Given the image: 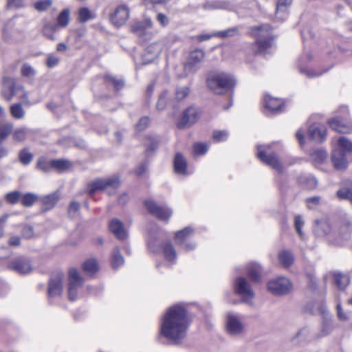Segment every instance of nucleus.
<instances>
[{
  "label": "nucleus",
  "mask_w": 352,
  "mask_h": 352,
  "mask_svg": "<svg viewBox=\"0 0 352 352\" xmlns=\"http://www.w3.org/2000/svg\"><path fill=\"white\" fill-rule=\"evenodd\" d=\"M146 147H147V148H146L147 152L153 151L154 150H155L157 148L158 142L154 137L148 136L146 138Z\"/></svg>",
  "instance_id": "nucleus-54"
},
{
  "label": "nucleus",
  "mask_w": 352,
  "mask_h": 352,
  "mask_svg": "<svg viewBox=\"0 0 352 352\" xmlns=\"http://www.w3.org/2000/svg\"><path fill=\"white\" fill-rule=\"evenodd\" d=\"M305 222L302 220V218L300 215H297L295 217L294 225L295 228L299 234V236L302 239L303 238V232L302 230V228L304 226Z\"/></svg>",
  "instance_id": "nucleus-55"
},
{
  "label": "nucleus",
  "mask_w": 352,
  "mask_h": 352,
  "mask_svg": "<svg viewBox=\"0 0 352 352\" xmlns=\"http://www.w3.org/2000/svg\"><path fill=\"white\" fill-rule=\"evenodd\" d=\"M52 165L53 166V169L59 173L67 171L73 166L71 161L65 159L52 160Z\"/></svg>",
  "instance_id": "nucleus-26"
},
{
  "label": "nucleus",
  "mask_w": 352,
  "mask_h": 352,
  "mask_svg": "<svg viewBox=\"0 0 352 352\" xmlns=\"http://www.w3.org/2000/svg\"><path fill=\"white\" fill-rule=\"evenodd\" d=\"M13 131V124L12 123L0 124V142L7 139Z\"/></svg>",
  "instance_id": "nucleus-45"
},
{
  "label": "nucleus",
  "mask_w": 352,
  "mask_h": 352,
  "mask_svg": "<svg viewBox=\"0 0 352 352\" xmlns=\"http://www.w3.org/2000/svg\"><path fill=\"white\" fill-rule=\"evenodd\" d=\"M129 17V9L125 5L118 6L114 12L111 14L110 20L116 27H121L126 23Z\"/></svg>",
  "instance_id": "nucleus-15"
},
{
  "label": "nucleus",
  "mask_w": 352,
  "mask_h": 352,
  "mask_svg": "<svg viewBox=\"0 0 352 352\" xmlns=\"http://www.w3.org/2000/svg\"><path fill=\"white\" fill-rule=\"evenodd\" d=\"M194 230L190 227H186L175 233V243L185 251L193 250L196 245L190 241V237L193 234Z\"/></svg>",
  "instance_id": "nucleus-9"
},
{
  "label": "nucleus",
  "mask_w": 352,
  "mask_h": 352,
  "mask_svg": "<svg viewBox=\"0 0 352 352\" xmlns=\"http://www.w3.org/2000/svg\"><path fill=\"white\" fill-rule=\"evenodd\" d=\"M69 21V9H65L60 12L57 17V23L55 25L57 28H65Z\"/></svg>",
  "instance_id": "nucleus-41"
},
{
  "label": "nucleus",
  "mask_w": 352,
  "mask_h": 352,
  "mask_svg": "<svg viewBox=\"0 0 352 352\" xmlns=\"http://www.w3.org/2000/svg\"><path fill=\"white\" fill-rule=\"evenodd\" d=\"M58 201V194L57 192L50 194L42 198V202L45 206L46 210L52 208Z\"/></svg>",
  "instance_id": "nucleus-37"
},
{
  "label": "nucleus",
  "mask_w": 352,
  "mask_h": 352,
  "mask_svg": "<svg viewBox=\"0 0 352 352\" xmlns=\"http://www.w3.org/2000/svg\"><path fill=\"white\" fill-rule=\"evenodd\" d=\"M26 6L23 0H7L6 8L11 9H21Z\"/></svg>",
  "instance_id": "nucleus-51"
},
{
  "label": "nucleus",
  "mask_w": 352,
  "mask_h": 352,
  "mask_svg": "<svg viewBox=\"0 0 352 352\" xmlns=\"http://www.w3.org/2000/svg\"><path fill=\"white\" fill-rule=\"evenodd\" d=\"M199 117V113L197 109L191 107L186 109L177 122V126L179 129H183L190 126L195 123Z\"/></svg>",
  "instance_id": "nucleus-14"
},
{
  "label": "nucleus",
  "mask_w": 352,
  "mask_h": 352,
  "mask_svg": "<svg viewBox=\"0 0 352 352\" xmlns=\"http://www.w3.org/2000/svg\"><path fill=\"white\" fill-rule=\"evenodd\" d=\"M59 63V58L57 57H55L52 55H50L47 59V66L48 67L52 68L55 66H56Z\"/></svg>",
  "instance_id": "nucleus-63"
},
{
  "label": "nucleus",
  "mask_w": 352,
  "mask_h": 352,
  "mask_svg": "<svg viewBox=\"0 0 352 352\" xmlns=\"http://www.w3.org/2000/svg\"><path fill=\"white\" fill-rule=\"evenodd\" d=\"M234 292L241 297L242 302L252 305L255 294L244 277H237L234 285Z\"/></svg>",
  "instance_id": "nucleus-6"
},
{
  "label": "nucleus",
  "mask_w": 352,
  "mask_h": 352,
  "mask_svg": "<svg viewBox=\"0 0 352 352\" xmlns=\"http://www.w3.org/2000/svg\"><path fill=\"white\" fill-rule=\"evenodd\" d=\"M333 279L336 285L340 290L344 289L349 284V277L341 272H334Z\"/></svg>",
  "instance_id": "nucleus-28"
},
{
  "label": "nucleus",
  "mask_w": 352,
  "mask_h": 352,
  "mask_svg": "<svg viewBox=\"0 0 352 352\" xmlns=\"http://www.w3.org/2000/svg\"><path fill=\"white\" fill-rule=\"evenodd\" d=\"M300 72L305 74L309 78H316L322 75V72H317L313 69L301 68Z\"/></svg>",
  "instance_id": "nucleus-59"
},
{
  "label": "nucleus",
  "mask_w": 352,
  "mask_h": 352,
  "mask_svg": "<svg viewBox=\"0 0 352 352\" xmlns=\"http://www.w3.org/2000/svg\"><path fill=\"white\" fill-rule=\"evenodd\" d=\"M310 329L308 327L300 329L292 339L294 344H298L303 341H307L309 338Z\"/></svg>",
  "instance_id": "nucleus-34"
},
{
  "label": "nucleus",
  "mask_w": 352,
  "mask_h": 352,
  "mask_svg": "<svg viewBox=\"0 0 352 352\" xmlns=\"http://www.w3.org/2000/svg\"><path fill=\"white\" fill-rule=\"evenodd\" d=\"M152 25V21L146 19L142 21L135 22L131 26V31L143 41H147L152 37L150 31Z\"/></svg>",
  "instance_id": "nucleus-12"
},
{
  "label": "nucleus",
  "mask_w": 352,
  "mask_h": 352,
  "mask_svg": "<svg viewBox=\"0 0 352 352\" xmlns=\"http://www.w3.org/2000/svg\"><path fill=\"white\" fill-rule=\"evenodd\" d=\"M120 185V178L113 175L105 179H96L87 184V190L90 197L98 190H104L107 188H118Z\"/></svg>",
  "instance_id": "nucleus-5"
},
{
  "label": "nucleus",
  "mask_w": 352,
  "mask_h": 352,
  "mask_svg": "<svg viewBox=\"0 0 352 352\" xmlns=\"http://www.w3.org/2000/svg\"><path fill=\"white\" fill-rule=\"evenodd\" d=\"M278 258L279 263L285 268L290 267L294 260V256L292 252L285 250L279 252Z\"/></svg>",
  "instance_id": "nucleus-25"
},
{
  "label": "nucleus",
  "mask_w": 352,
  "mask_h": 352,
  "mask_svg": "<svg viewBox=\"0 0 352 352\" xmlns=\"http://www.w3.org/2000/svg\"><path fill=\"white\" fill-rule=\"evenodd\" d=\"M68 280V298L70 300L74 301L78 297V289L82 285L83 279L78 271L72 268L69 271Z\"/></svg>",
  "instance_id": "nucleus-10"
},
{
  "label": "nucleus",
  "mask_w": 352,
  "mask_h": 352,
  "mask_svg": "<svg viewBox=\"0 0 352 352\" xmlns=\"http://www.w3.org/2000/svg\"><path fill=\"white\" fill-rule=\"evenodd\" d=\"M333 328V320L331 318L324 317L322 322L321 330L317 337L321 338L329 335Z\"/></svg>",
  "instance_id": "nucleus-30"
},
{
  "label": "nucleus",
  "mask_w": 352,
  "mask_h": 352,
  "mask_svg": "<svg viewBox=\"0 0 352 352\" xmlns=\"http://www.w3.org/2000/svg\"><path fill=\"white\" fill-rule=\"evenodd\" d=\"M110 231L120 240L126 238L127 234L121 221L118 219H112L109 224Z\"/></svg>",
  "instance_id": "nucleus-23"
},
{
  "label": "nucleus",
  "mask_w": 352,
  "mask_h": 352,
  "mask_svg": "<svg viewBox=\"0 0 352 352\" xmlns=\"http://www.w3.org/2000/svg\"><path fill=\"white\" fill-rule=\"evenodd\" d=\"M228 134L226 131H215L212 137L217 142L224 141L228 138Z\"/></svg>",
  "instance_id": "nucleus-60"
},
{
  "label": "nucleus",
  "mask_w": 352,
  "mask_h": 352,
  "mask_svg": "<svg viewBox=\"0 0 352 352\" xmlns=\"http://www.w3.org/2000/svg\"><path fill=\"white\" fill-rule=\"evenodd\" d=\"M32 133V130L27 127H21L16 129L13 132V138L16 142H23L27 139V138Z\"/></svg>",
  "instance_id": "nucleus-36"
},
{
  "label": "nucleus",
  "mask_w": 352,
  "mask_h": 352,
  "mask_svg": "<svg viewBox=\"0 0 352 352\" xmlns=\"http://www.w3.org/2000/svg\"><path fill=\"white\" fill-rule=\"evenodd\" d=\"M238 32V29L236 28H229L228 30L217 32L214 34V36H218L221 38H226L232 36L236 34Z\"/></svg>",
  "instance_id": "nucleus-53"
},
{
  "label": "nucleus",
  "mask_w": 352,
  "mask_h": 352,
  "mask_svg": "<svg viewBox=\"0 0 352 352\" xmlns=\"http://www.w3.org/2000/svg\"><path fill=\"white\" fill-rule=\"evenodd\" d=\"M204 56V51L200 49L192 51L189 54L188 61L184 65L185 72L187 74L197 72L200 68Z\"/></svg>",
  "instance_id": "nucleus-11"
},
{
  "label": "nucleus",
  "mask_w": 352,
  "mask_h": 352,
  "mask_svg": "<svg viewBox=\"0 0 352 352\" xmlns=\"http://www.w3.org/2000/svg\"><path fill=\"white\" fill-rule=\"evenodd\" d=\"M244 330V326L240 318L234 314L227 316V331L232 336L240 335Z\"/></svg>",
  "instance_id": "nucleus-16"
},
{
  "label": "nucleus",
  "mask_w": 352,
  "mask_h": 352,
  "mask_svg": "<svg viewBox=\"0 0 352 352\" xmlns=\"http://www.w3.org/2000/svg\"><path fill=\"white\" fill-rule=\"evenodd\" d=\"M190 89L188 87H177L176 89V98L182 100L188 96Z\"/></svg>",
  "instance_id": "nucleus-56"
},
{
  "label": "nucleus",
  "mask_w": 352,
  "mask_h": 352,
  "mask_svg": "<svg viewBox=\"0 0 352 352\" xmlns=\"http://www.w3.org/2000/svg\"><path fill=\"white\" fill-rule=\"evenodd\" d=\"M21 192L19 191H12L7 193L6 195V201L11 204H16L19 200L21 201Z\"/></svg>",
  "instance_id": "nucleus-50"
},
{
  "label": "nucleus",
  "mask_w": 352,
  "mask_h": 352,
  "mask_svg": "<svg viewBox=\"0 0 352 352\" xmlns=\"http://www.w3.org/2000/svg\"><path fill=\"white\" fill-rule=\"evenodd\" d=\"M95 17L96 14L87 7L81 8L78 10V21L80 23H85Z\"/></svg>",
  "instance_id": "nucleus-39"
},
{
  "label": "nucleus",
  "mask_w": 352,
  "mask_h": 352,
  "mask_svg": "<svg viewBox=\"0 0 352 352\" xmlns=\"http://www.w3.org/2000/svg\"><path fill=\"white\" fill-rule=\"evenodd\" d=\"M336 149H340L348 155L352 152V142L345 137H340L338 140V148Z\"/></svg>",
  "instance_id": "nucleus-46"
},
{
  "label": "nucleus",
  "mask_w": 352,
  "mask_h": 352,
  "mask_svg": "<svg viewBox=\"0 0 352 352\" xmlns=\"http://www.w3.org/2000/svg\"><path fill=\"white\" fill-rule=\"evenodd\" d=\"M64 274L62 272H57L53 274L48 285V295L50 297H57L63 292V281Z\"/></svg>",
  "instance_id": "nucleus-13"
},
{
  "label": "nucleus",
  "mask_w": 352,
  "mask_h": 352,
  "mask_svg": "<svg viewBox=\"0 0 352 352\" xmlns=\"http://www.w3.org/2000/svg\"><path fill=\"white\" fill-rule=\"evenodd\" d=\"M292 0H278L276 5V17L283 19L286 15L287 7L291 5Z\"/></svg>",
  "instance_id": "nucleus-35"
},
{
  "label": "nucleus",
  "mask_w": 352,
  "mask_h": 352,
  "mask_svg": "<svg viewBox=\"0 0 352 352\" xmlns=\"http://www.w3.org/2000/svg\"><path fill=\"white\" fill-rule=\"evenodd\" d=\"M272 146L268 144L265 146H257V157L258 158L266 164L273 169L281 172L283 170L282 164L278 157L274 153H270Z\"/></svg>",
  "instance_id": "nucleus-4"
},
{
  "label": "nucleus",
  "mask_w": 352,
  "mask_h": 352,
  "mask_svg": "<svg viewBox=\"0 0 352 352\" xmlns=\"http://www.w3.org/2000/svg\"><path fill=\"white\" fill-rule=\"evenodd\" d=\"M330 127L340 133H346L349 131L350 128L347 125L343 124L338 118H333L329 121Z\"/></svg>",
  "instance_id": "nucleus-33"
},
{
  "label": "nucleus",
  "mask_w": 352,
  "mask_h": 352,
  "mask_svg": "<svg viewBox=\"0 0 352 352\" xmlns=\"http://www.w3.org/2000/svg\"><path fill=\"white\" fill-rule=\"evenodd\" d=\"M188 319L186 309L181 305L170 307L161 324V334L166 338L179 344L186 336Z\"/></svg>",
  "instance_id": "nucleus-1"
},
{
  "label": "nucleus",
  "mask_w": 352,
  "mask_h": 352,
  "mask_svg": "<svg viewBox=\"0 0 352 352\" xmlns=\"http://www.w3.org/2000/svg\"><path fill=\"white\" fill-rule=\"evenodd\" d=\"M251 33L256 38L254 44L255 53L266 54L272 47L271 27L269 25L254 27Z\"/></svg>",
  "instance_id": "nucleus-3"
},
{
  "label": "nucleus",
  "mask_w": 352,
  "mask_h": 352,
  "mask_svg": "<svg viewBox=\"0 0 352 352\" xmlns=\"http://www.w3.org/2000/svg\"><path fill=\"white\" fill-rule=\"evenodd\" d=\"M19 90L23 91V87L21 85H16L13 80L8 79L4 82L1 95L5 100L10 101Z\"/></svg>",
  "instance_id": "nucleus-20"
},
{
  "label": "nucleus",
  "mask_w": 352,
  "mask_h": 352,
  "mask_svg": "<svg viewBox=\"0 0 352 352\" xmlns=\"http://www.w3.org/2000/svg\"><path fill=\"white\" fill-rule=\"evenodd\" d=\"M346 155L343 151L340 149H333L331 156V160L333 166L336 170H344L348 166Z\"/></svg>",
  "instance_id": "nucleus-18"
},
{
  "label": "nucleus",
  "mask_w": 352,
  "mask_h": 352,
  "mask_svg": "<svg viewBox=\"0 0 352 352\" xmlns=\"http://www.w3.org/2000/svg\"><path fill=\"white\" fill-rule=\"evenodd\" d=\"M52 164V160L48 161L45 157H41L37 160L36 168L43 173H49L53 169Z\"/></svg>",
  "instance_id": "nucleus-42"
},
{
  "label": "nucleus",
  "mask_w": 352,
  "mask_h": 352,
  "mask_svg": "<svg viewBox=\"0 0 352 352\" xmlns=\"http://www.w3.org/2000/svg\"><path fill=\"white\" fill-rule=\"evenodd\" d=\"M34 232L32 226H24L22 230V235L24 238L30 239L34 236Z\"/></svg>",
  "instance_id": "nucleus-61"
},
{
  "label": "nucleus",
  "mask_w": 352,
  "mask_h": 352,
  "mask_svg": "<svg viewBox=\"0 0 352 352\" xmlns=\"http://www.w3.org/2000/svg\"><path fill=\"white\" fill-rule=\"evenodd\" d=\"M209 89L215 94H224L235 85L234 78L224 72L211 73L207 78Z\"/></svg>",
  "instance_id": "nucleus-2"
},
{
  "label": "nucleus",
  "mask_w": 352,
  "mask_h": 352,
  "mask_svg": "<svg viewBox=\"0 0 352 352\" xmlns=\"http://www.w3.org/2000/svg\"><path fill=\"white\" fill-rule=\"evenodd\" d=\"M168 98V93L164 91L159 97V100L157 103V108L159 110H162L165 108Z\"/></svg>",
  "instance_id": "nucleus-58"
},
{
  "label": "nucleus",
  "mask_w": 352,
  "mask_h": 352,
  "mask_svg": "<svg viewBox=\"0 0 352 352\" xmlns=\"http://www.w3.org/2000/svg\"><path fill=\"white\" fill-rule=\"evenodd\" d=\"M82 269L86 274L92 275L98 271L99 265L96 259L89 258L82 264Z\"/></svg>",
  "instance_id": "nucleus-32"
},
{
  "label": "nucleus",
  "mask_w": 352,
  "mask_h": 352,
  "mask_svg": "<svg viewBox=\"0 0 352 352\" xmlns=\"http://www.w3.org/2000/svg\"><path fill=\"white\" fill-rule=\"evenodd\" d=\"M9 267L21 274L30 273L32 269L30 261L22 257L12 261Z\"/></svg>",
  "instance_id": "nucleus-19"
},
{
  "label": "nucleus",
  "mask_w": 352,
  "mask_h": 352,
  "mask_svg": "<svg viewBox=\"0 0 352 352\" xmlns=\"http://www.w3.org/2000/svg\"><path fill=\"white\" fill-rule=\"evenodd\" d=\"M10 113L16 119L23 118L25 116V111L20 104H14L10 107Z\"/></svg>",
  "instance_id": "nucleus-49"
},
{
  "label": "nucleus",
  "mask_w": 352,
  "mask_h": 352,
  "mask_svg": "<svg viewBox=\"0 0 352 352\" xmlns=\"http://www.w3.org/2000/svg\"><path fill=\"white\" fill-rule=\"evenodd\" d=\"M149 124L148 117H143L140 119L136 127L138 131L144 130Z\"/></svg>",
  "instance_id": "nucleus-62"
},
{
  "label": "nucleus",
  "mask_w": 352,
  "mask_h": 352,
  "mask_svg": "<svg viewBox=\"0 0 352 352\" xmlns=\"http://www.w3.org/2000/svg\"><path fill=\"white\" fill-rule=\"evenodd\" d=\"M308 134L311 140L317 142H322L326 138L327 129L324 126L313 124L309 127Z\"/></svg>",
  "instance_id": "nucleus-22"
},
{
  "label": "nucleus",
  "mask_w": 352,
  "mask_h": 352,
  "mask_svg": "<svg viewBox=\"0 0 352 352\" xmlns=\"http://www.w3.org/2000/svg\"><path fill=\"white\" fill-rule=\"evenodd\" d=\"M327 152L324 150H316L311 153V158L316 164L322 163L327 158Z\"/></svg>",
  "instance_id": "nucleus-47"
},
{
  "label": "nucleus",
  "mask_w": 352,
  "mask_h": 352,
  "mask_svg": "<svg viewBox=\"0 0 352 352\" xmlns=\"http://www.w3.org/2000/svg\"><path fill=\"white\" fill-rule=\"evenodd\" d=\"M104 79L107 82L113 85L116 91H119L122 89L124 86V82L122 78H117L111 74H107L104 76Z\"/></svg>",
  "instance_id": "nucleus-44"
},
{
  "label": "nucleus",
  "mask_w": 352,
  "mask_h": 352,
  "mask_svg": "<svg viewBox=\"0 0 352 352\" xmlns=\"http://www.w3.org/2000/svg\"><path fill=\"white\" fill-rule=\"evenodd\" d=\"M208 151L207 144L197 142L193 146V153L195 155H203Z\"/></svg>",
  "instance_id": "nucleus-52"
},
{
  "label": "nucleus",
  "mask_w": 352,
  "mask_h": 352,
  "mask_svg": "<svg viewBox=\"0 0 352 352\" xmlns=\"http://www.w3.org/2000/svg\"><path fill=\"white\" fill-rule=\"evenodd\" d=\"M161 50V45L157 43L148 46L142 54L143 63L148 64L154 60L160 55Z\"/></svg>",
  "instance_id": "nucleus-21"
},
{
  "label": "nucleus",
  "mask_w": 352,
  "mask_h": 352,
  "mask_svg": "<svg viewBox=\"0 0 352 352\" xmlns=\"http://www.w3.org/2000/svg\"><path fill=\"white\" fill-rule=\"evenodd\" d=\"M263 106L269 113H278L284 110V103L280 98L266 95L263 101Z\"/></svg>",
  "instance_id": "nucleus-17"
},
{
  "label": "nucleus",
  "mask_w": 352,
  "mask_h": 352,
  "mask_svg": "<svg viewBox=\"0 0 352 352\" xmlns=\"http://www.w3.org/2000/svg\"><path fill=\"white\" fill-rule=\"evenodd\" d=\"M187 168V162L182 154L177 153L174 159L175 171L179 174H185Z\"/></svg>",
  "instance_id": "nucleus-27"
},
{
  "label": "nucleus",
  "mask_w": 352,
  "mask_h": 352,
  "mask_svg": "<svg viewBox=\"0 0 352 352\" xmlns=\"http://www.w3.org/2000/svg\"><path fill=\"white\" fill-rule=\"evenodd\" d=\"M111 263L113 269H118L124 263V257L120 254V250L118 247H115L113 249L111 257Z\"/></svg>",
  "instance_id": "nucleus-29"
},
{
  "label": "nucleus",
  "mask_w": 352,
  "mask_h": 352,
  "mask_svg": "<svg viewBox=\"0 0 352 352\" xmlns=\"http://www.w3.org/2000/svg\"><path fill=\"white\" fill-rule=\"evenodd\" d=\"M52 5V0H41L34 3V8L38 12L47 10Z\"/></svg>",
  "instance_id": "nucleus-48"
},
{
  "label": "nucleus",
  "mask_w": 352,
  "mask_h": 352,
  "mask_svg": "<svg viewBox=\"0 0 352 352\" xmlns=\"http://www.w3.org/2000/svg\"><path fill=\"white\" fill-rule=\"evenodd\" d=\"M33 153H32L27 148H22L18 153L19 161L23 166L29 165L33 160Z\"/></svg>",
  "instance_id": "nucleus-31"
},
{
  "label": "nucleus",
  "mask_w": 352,
  "mask_h": 352,
  "mask_svg": "<svg viewBox=\"0 0 352 352\" xmlns=\"http://www.w3.org/2000/svg\"><path fill=\"white\" fill-rule=\"evenodd\" d=\"M267 289L274 295H285L292 291V283L287 278L281 276L270 280L267 283Z\"/></svg>",
  "instance_id": "nucleus-7"
},
{
  "label": "nucleus",
  "mask_w": 352,
  "mask_h": 352,
  "mask_svg": "<svg viewBox=\"0 0 352 352\" xmlns=\"http://www.w3.org/2000/svg\"><path fill=\"white\" fill-rule=\"evenodd\" d=\"M248 275L254 283H258L261 278V267L255 263H251L247 266Z\"/></svg>",
  "instance_id": "nucleus-24"
},
{
  "label": "nucleus",
  "mask_w": 352,
  "mask_h": 352,
  "mask_svg": "<svg viewBox=\"0 0 352 352\" xmlns=\"http://www.w3.org/2000/svg\"><path fill=\"white\" fill-rule=\"evenodd\" d=\"M21 74L26 77H31L36 74V71L28 63H24L21 67Z\"/></svg>",
  "instance_id": "nucleus-57"
},
{
  "label": "nucleus",
  "mask_w": 352,
  "mask_h": 352,
  "mask_svg": "<svg viewBox=\"0 0 352 352\" xmlns=\"http://www.w3.org/2000/svg\"><path fill=\"white\" fill-rule=\"evenodd\" d=\"M156 19L163 27L166 26L169 23L168 18L162 13H158Z\"/></svg>",
  "instance_id": "nucleus-64"
},
{
  "label": "nucleus",
  "mask_w": 352,
  "mask_h": 352,
  "mask_svg": "<svg viewBox=\"0 0 352 352\" xmlns=\"http://www.w3.org/2000/svg\"><path fill=\"white\" fill-rule=\"evenodd\" d=\"M58 28L54 23H46L43 28V33L45 37L54 41L55 40L54 33L57 32Z\"/></svg>",
  "instance_id": "nucleus-38"
},
{
  "label": "nucleus",
  "mask_w": 352,
  "mask_h": 352,
  "mask_svg": "<svg viewBox=\"0 0 352 352\" xmlns=\"http://www.w3.org/2000/svg\"><path fill=\"white\" fill-rule=\"evenodd\" d=\"M144 206L148 212L161 221H168L171 217L173 211L166 206H160L152 199L144 201Z\"/></svg>",
  "instance_id": "nucleus-8"
},
{
  "label": "nucleus",
  "mask_w": 352,
  "mask_h": 352,
  "mask_svg": "<svg viewBox=\"0 0 352 352\" xmlns=\"http://www.w3.org/2000/svg\"><path fill=\"white\" fill-rule=\"evenodd\" d=\"M38 197L36 195L28 192L25 194L21 193V202L23 206L25 207H31L34 202L37 200Z\"/></svg>",
  "instance_id": "nucleus-43"
},
{
  "label": "nucleus",
  "mask_w": 352,
  "mask_h": 352,
  "mask_svg": "<svg viewBox=\"0 0 352 352\" xmlns=\"http://www.w3.org/2000/svg\"><path fill=\"white\" fill-rule=\"evenodd\" d=\"M163 252L164 257L167 261H173L176 258V250L170 242L163 245Z\"/></svg>",
  "instance_id": "nucleus-40"
}]
</instances>
